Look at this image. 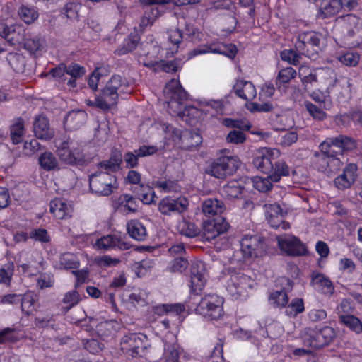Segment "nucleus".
<instances>
[{
    "instance_id": "obj_1",
    "label": "nucleus",
    "mask_w": 362,
    "mask_h": 362,
    "mask_svg": "<svg viewBox=\"0 0 362 362\" xmlns=\"http://www.w3.org/2000/svg\"><path fill=\"white\" fill-rule=\"evenodd\" d=\"M122 162L121 152L115 151L108 160L97 164V171L89 176V187L93 194L107 197L117 189V180L113 173L120 168Z\"/></svg>"
},
{
    "instance_id": "obj_2",
    "label": "nucleus",
    "mask_w": 362,
    "mask_h": 362,
    "mask_svg": "<svg viewBox=\"0 0 362 362\" xmlns=\"http://www.w3.org/2000/svg\"><path fill=\"white\" fill-rule=\"evenodd\" d=\"M163 93L166 99L169 100L168 107L170 108L175 107L177 110L176 112L182 117L185 118L187 122H190L188 117L191 115H194L197 112V109L192 107H185L182 110L181 105L182 103L187 99V93L181 86L180 81L176 79H172L165 86Z\"/></svg>"
},
{
    "instance_id": "obj_3",
    "label": "nucleus",
    "mask_w": 362,
    "mask_h": 362,
    "mask_svg": "<svg viewBox=\"0 0 362 362\" xmlns=\"http://www.w3.org/2000/svg\"><path fill=\"white\" fill-rule=\"evenodd\" d=\"M125 81L120 75H113L96 96L94 104L103 110H110L116 105L119 95L124 91Z\"/></svg>"
},
{
    "instance_id": "obj_4",
    "label": "nucleus",
    "mask_w": 362,
    "mask_h": 362,
    "mask_svg": "<svg viewBox=\"0 0 362 362\" xmlns=\"http://www.w3.org/2000/svg\"><path fill=\"white\" fill-rule=\"evenodd\" d=\"M255 281L240 271L228 270L226 275V288L235 300H244L248 296V289H252Z\"/></svg>"
},
{
    "instance_id": "obj_5",
    "label": "nucleus",
    "mask_w": 362,
    "mask_h": 362,
    "mask_svg": "<svg viewBox=\"0 0 362 362\" xmlns=\"http://www.w3.org/2000/svg\"><path fill=\"white\" fill-rule=\"evenodd\" d=\"M267 245L264 238L259 235H245L240 240V249L235 252L239 261H245L264 255Z\"/></svg>"
},
{
    "instance_id": "obj_6",
    "label": "nucleus",
    "mask_w": 362,
    "mask_h": 362,
    "mask_svg": "<svg viewBox=\"0 0 362 362\" xmlns=\"http://www.w3.org/2000/svg\"><path fill=\"white\" fill-rule=\"evenodd\" d=\"M223 303L224 299L216 294L205 295L197 303L195 312L207 320H217L223 315Z\"/></svg>"
},
{
    "instance_id": "obj_7",
    "label": "nucleus",
    "mask_w": 362,
    "mask_h": 362,
    "mask_svg": "<svg viewBox=\"0 0 362 362\" xmlns=\"http://www.w3.org/2000/svg\"><path fill=\"white\" fill-rule=\"evenodd\" d=\"M240 160L237 156H224L214 160L206 173L218 179L232 175L239 168Z\"/></svg>"
},
{
    "instance_id": "obj_8",
    "label": "nucleus",
    "mask_w": 362,
    "mask_h": 362,
    "mask_svg": "<svg viewBox=\"0 0 362 362\" xmlns=\"http://www.w3.org/2000/svg\"><path fill=\"white\" fill-rule=\"evenodd\" d=\"M350 86L349 80L346 78L336 79L327 86L325 92L315 90L310 93V97L324 109L329 110L332 106L330 94L337 91L341 94L348 93Z\"/></svg>"
},
{
    "instance_id": "obj_9",
    "label": "nucleus",
    "mask_w": 362,
    "mask_h": 362,
    "mask_svg": "<svg viewBox=\"0 0 362 362\" xmlns=\"http://www.w3.org/2000/svg\"><path fill=\"white\" fill-rule=\"evenodd\" d=\"M356 146L354 139L340 134L335 137L327 138L320 144V148L322 152L339 157V156H343L345 151L353 150Z\"/></svg>"
},
{
    "instance_id": "obj_10",
    "label": "nucleus",
    "mask_w": 362,
    "mask_h": 362,
    "mask_svg": "<svg viewBox=\"0 0 362 362\" xmlns=\"http://www.w3.org/2000/svg\"><path fill=\"white\" fill-rule=\"evenodd\" d=\"M289 175V168L285 162L275 163L274 171L266 177L257 176L252 179L253 187L261 192L269 191L273 184L279 182L281 177Z\"/></svg>"
},
{
    "instance_id": "obj_11",
    "label": "nucleus",
    "mask_w": 362,
    "mask_h": 362,
    "mask_svg": "<svg viewBox=\"0 0 362 362\" xmlns=\"http://www.w3.org/2000/svg\"><path fill=\"white\" fill-rule=\"evenodd\" d=\"M278 153V151L275 149L261 148L255 153L252 163L259 171L266 174H271L274 171L275 163L283 162L282 160H276Z\"/></svg>"
},
{
    "instance_id": "obj_12",
    "label": "nucleus",
    "mask_w": 362,
    "mask_h": 362,
    "mask_svg": "<svg viewBox=\"0 0 362 362\" xmlns=\"http://www.w3.org/2000/svg\"><path fill=\"white\" fill-rule=\"evenodd\" d=\"M206 53L218 54L233 59L237 54V48L233 44L211 43L209 45H201L188 53V59L197 55Z\"/></svg>"
},
{
    "instance_id": "obj_13",
    "label": "nucleus",
    "mask_w": 362,
    "mask_h": 362,
    "mask_svg": "<svg viewBox=\"0 0 362 362\" xmlns=\"http://www.w3.org/2000/svg\"><path fill=\"white\" fill-rule=\"evenodd\" d=\"M315 157L316 168L328 176L336 173L344 163L340 157L321 151L320 153H316Z\"/></svg>"
},
{
    "instance_id": "obj_14",
    "label": "nucleus",
    "mask_w": 362,
    "mask_h": 362,
    "mask_svg": "<svg viewBox=\"0 0 362 362\" xmlns=\"http://www.w3.org/2000/svg\"><path fill=\"white\" fill-rule=\"evenodd\" d=\"M146 336L138 333H130L124 335L121 341L122 351L132 357L140 356L146 348L144 340Z\"/></svg>"
},
{
    "instance_id": "obj_15",
    "label": "nucleus",
    "mask_w": 362,
    "mask_h": 362,
    "mask_svg": "<svg viewBox=\"0 0 362 362\" xmlns=\"http://www.w3.org/2000/svg\"><path fill=\"white\" fill-rule=\"evenodd\" d=\"M188 205V200L185 197L173 198L168 196L159 202L158 209L165 216H173L183 213Z\"/></svg>"
},
{
    "instance_id": "obj_16",
    "label": "nucleus",
    "mask_w": 362,
    "mask_h": 362,
    "mask_svg": "<svg viewBox=\"0 0 362 362\" xmlns=\"http://www.w3.org/2000/svg\"><path fill=\"white\" fill-rule=\"evenodd\" d=\"M85 72V69L77 64L72 63L67 66L60 64L58 66L51 69L49 75H51L52 77H59L66 74L69 76L67 86L70 88H74L76 86V79L82 77Z\"/></svg>"
},
{
    "instance_id": "obj_17",
    "label": "nucleus",
    "mask_w": 362,
    "mask_h": 362,
    "mask_svg": "<svg viewBox=\"0 0 362 362\" xmlns=\"http://www.w3.org/2000/svg\"><path fill=\"white\" fill-rule=\"evenodd\" d=\"M346 35L345 40L351 47H357L362 42V21L356 16L349 15L345 18Z\"/></svg>"
},
{
    "instance_id": "obj_18",
    "label": "nucleus",
    "mask_w": 362,
    "mask_h": 362,
    "mask_svg": "<svg viewBox=\"0 0 362 362\" xmlns=\"http://www.w3.org/2000/svg\"><path fill=\"white\" fill-rule=\"evenodd\" d=\"M266 220L271 227L281 228L284 230L289 228L290 225L284 221V216L286 213L281 209L279 204H265L264 205Z\"/></svg>"
},
{
    "instance_id": "obj_19",
    "label": "nucleus",
    "mask_w": 362,
    "mask_h": 362,
    "mask_svg": "<svg viewBox=\"0 0 362 362\" xmlns=\"http://www.w3.org/2000/svg\"><path fill=\"white\" fill-rule=\"evenodd\" d=\"M131 244L122 240L117 234H110L98 238L93 244L95 250L107 251L111 250H126L129 249Z\"/></svg>"
},
{
    "instance_id": "obj_20",
    "label": "nucleus",
    "mask_w": 362,
    "mask_h": 362,
    "mask_svg": "<svg viewBox=\"0 0 362 362\" xmlns=\"http://www.w3.org/2000/svg\"><path fill=\"white\" fill-rule=\"evenodd\" d=\"M277 242L280 249L291 256H301L307 252L305 245L296 236H279Z\"/></svg>"
},
{
    "instance_id": "obj_21",
    "label": "nucleus",
    "mask_w": 362,
    "mask_h": 362,
    "mask_svg": "<svg viewBox=\"0 0 362 362\" xmlns=\"http://www.w3.org/2000/svg\"><path fill=\"white\" fill-rule=\"evenodd\" d=\"M280 284L283 286L281 290L272 292L269 297L271 305L276 308H283L288 303V293L292 290L293 282L288 278L283 277L279 279Z\"/></svg>"
},
{
    "instance_id": "obj_22",
    "label": "nucleus",
    "mask_w": 362,
    "mask_h": 362,
    "mask_svg": "<svg viewBox=\"0 0 362 362\" xmlns=\"http://www.w3.org/2000/svg\"><path fill=\"white\" fill-rule=\"evenodd\" d=\"M158 151V148L156 146L143 145L133 151L125 153L124 156L122 155V157L125 163L126 168H134L139 165V158L152 156Z\"/></svg>"
},
{
    "instance_id": "obj_23",
    "label": "nucleus",
    "mask_w": 362,
    "mask_h": 362,
    "mask_svg": "<svg viewBox=\"0 0 362 362\" xmlns=\"http://www.w3.org/2000/svg\"><path fill=\"white\" fill-rule=\"evenodd\" d=\"M229 224L221 217L214 220L206 221L203 223V237L207 241H211L221 234L226 233Z\"/></svg>"
},
{
    "instance_id": "obj_24",
    "label": "nucleus",
    "mask_w": 362,
    "mask_h": 362,
    "mask_svg": "<svg viewBox=\"0 0 362 362\" xmlns=\"http://www.w3.org/2000/svg\"><path fill=\"white\" fill-rule=\"evenodd\" d=\"M357 166L354 163L348 164L343 170V173L334 179L335 187L341 190L349 188L357 177Z\"/></svg>"
},
{
    "instance_id": "obj_25",
    "label": "nucleus",
    "mask_w": 362,
    "mask_h": 362,
    "mask_svg": "<svg viewBox=\"0 0 362 362\" xmlns=\"http://www.w3.org/2000/svg\"><path fill=\"white\" fill-rule=\"evenodd\" d=\"M206 280L205 264L202 261H197L191 267V286L194 290H202Z\"/></svg>"
},
{
    "instance_id": "obj_26",
    "label": "nucleus",
    "mask_w": 362,
    "mask_h": 362,
    "mask_svg": "<svg viewBox=\"0 0 362 362\" xmlns=\"http://www.w3.org/2000/svg\"><path fill=\"white\" fill-rule=\"evenodd\" d=\"M33 131L37 138L45 141L51 139L54 136V131L49 127L48 119L43 115L35 117L33 123Z\"/></svg>"
},
{
    "instance_id": "obj_27",
    "label": "nucleus",
    "mask_w": 362,
    "mask_h": 362,
    "mask_svg": "<svg viewBox=\"0 0 362 362\" xmlns=\"http://www.w3.org/2000/svg\"><path fill=\"white\" fill-rule=\"evenodd\" d=\"M233 91L239 98L245 100H252L257 95V90L253 83L242 79L236 81L233 86Z\"/></svg>"
},
{
    "instance_id": "obj_28",
    "label": "nucleus",
    "mask_w": 362,
    "mask_h": 362,
    "mask_svg": "<svg viewBox=\"0 0 362 362\" xmlns=\"http://www.w3.org/2000/svg\"><path fill=\"white\" fill-rule=\"evenodd\" d=\"M312 284L317 291L327 296H331L334 292L332 281L322 274L313 273Z\"/></svg>"
},
{
    "instance_id": "obj_29",
    "label": "nucleus",
    "mask_w": 362,
    "mask_h": 362,
    "mask_svg": "<svg viewBox=\"0 0 362 362\" xmlns=\"http://www.w3.org/2000/svg\"><path fill=\"white\" fill-rule=\"evenodd\" d=\"M321 35L315 32H305L298 35L295 43V49L299 53L305 52V45H320Z\"/></svg>"
},
{
    "instance_id": "obj_30",
    "label": "nucleus",
    "mask_w": 362,
    "mask_h": 362,
    "mask_svg": "<svg viewBox=\"0 0 362 362\" xmlns=\"http://www.w3.org/2000/svg\"><path fill=\"white\" fill-rule=\"evenodd\" d=\"M128 235L136 241H144L148 237L146 226L139 220H131L127 224Z\"/></svg>"
},
{
    "instance_id": "obj_31",
    "label": "nucleus",
    "mask_w": 362,
    "mask_h": 362,
    "mask_svg": "<svg viewBox=\"0 0 362 362\" xmlns=\"http://www.w3.org/2000/svg\"><path fill=\"white\" fill-rule=\"evenodd\" d=\"M50 212L58 219L69 217L71 213V206L66 200L55 199L50 203Z\"/></svg>"
},
{
    "instance_id": "obj_32",
    "label": "nucleus",
    "mask_w": 362,
    "mask_h": 362,
    "mask_svg": "<svg viewBox=\"0 0 362 362\" xmlns=\"http://www.w3.org/2000/svg\"><path fill=\"white\" fill-rule=\"evenodd\" d=\"M25 29L21 25H12L8 26L5 40L12 46L21 45L25 41Z\"/></svg>"
},
{
    "instance_id": "obj_33",
    "label": "nucleus",
    "mask_w": 362,
    "mask_h": 362,
    "mask_svg": "<svg viewBox=\"0 0 362 362\" xmlns=\"http://www.w3.org/2000/svg\"><path fill=\"white\" fill-rule=\"evenodd\" d=\"M33 258L28 263L20 264L17 266L18 271L24 276H35L40 272V268L44 269L45 262L43 258L39 257L38 261Z\"/></svg>"
},
{
    "instance_id": "obj_34",
    "label": "nucleus",
    "mask_w": 362,
    "mask_h": 362,
    "mask_svg": "<svg viewBox=\"0 0 362 362\" xmlns=\"http://www.w3.org/2000/svg\"><path fill=\"white\" fill-rule=\"evenodd\" d=\"M87 115L83 110L69 112L64 119V125L71 129H77L83 125Z\"/></svg>"
},
{
    "instance_id": "obj_35",
    "label": "nucleus",
    "mask_w": 362,
    "mask_h": 362,
    "mask_svg": "<svg viewBox=\"0 0 362 362\" xmlns=\"http://www.w3.org/2000/svg\"><path fill=\"white\" fill-rule=\"evenodd\" d=\"M225 209L223 202L217 199L208 198L202 204V211L208 216L222 214Z\"/></svg>"
},
{
    "instance_id": "obj_36",
    "label": "nucleus",
    "mask_w": 362,
    "mask_h": 362,
    "mask_svg": "<svg viewBox=\"0 0 362 362\" xmlns=\"http://www.w3.org/2000/svg\"><path fill=\"white\" fill-rule=\"evenodd\" d=\"M244 187L237 180H230L221 189V194L228 199H239L241 197Z\"/></svg>"
},
{
    "instance_id": "obj_37",
    "label": "nucleus",
    "mask_w": 362,
    "mask_h": 362,
    "mask_svg": "<svg viewBox=\"0 0 362 362\" xmlns=\"http://www.w3.org/2000/svg\"><path fill=\"white\" fill-rule=\"evenodd\" d=\"M140 42V37L134 32L123 41L122 44L116 49L115 53L118 55L127 54L134 50Z\"/></svg>"
},
{
    "instance_id": "obj_38",
    "label": "nucleus",
    "mask_w": 362,
    "mask_h": 362,
    "mask_svg": "<svg viewBox=\"0 0 362 362\" xmlns=\"http://www.w3.org/2000/svg\"><path fill=\"white\" fill-rule=\"evenodd\" d=\"M80 266L78 257L71 252H65L59 257V268L69 270L77 269Z\"/></svg>"
},
{
    "instance_id": "obj_39",
    "label": "nucleus",
    "mask_w": 362,
    "mask_h": 362,
    "mask_svg": "<svg viewBox=\"0 0 362 362\" xmlns=\"http://www.w3.org/2000/svg\"><path fill=\"white\" fill-rule=\"evenodd\" d=\"M301 338L305 346L320 349L317 329L305 328L302 333Z\"/></svg>"
},
{
    "instance_id": "obj_40",
    "label": "nucleus",
    "mask_w": 362,
    "mask_h": 362,
    "mask_svg": "<svg viewBox=\"0 0 362 362\" xmlns=\"http://www.w3.org/2000/svg\"><path fill=\"white\" fill-rule=\"evenodd\" d=\"M142 1L143 0H141V4L146 6V4H143ZM154 4L147 5V8L144 11V16L141 21V27L151 25L157 19V18L160 16V11L157 7L152 6Z\"/></svg>"
},
{
    "instance_id": "obj_41",
    "label": "nucleus",
    "mask_w": 362,
    "mask_h": 362,
    "mask_svg": "<svg viewBox=\"0 0 362 362\" xmlns=\"http://www.w3.org/2000/svg\"><path fill=\"white\" fill-rule=\"evenodd\" d=\"M11 138L14 144L21 143L25 134L24 121L21 118H17L11 126Z\"/></svg>"
},
{
    "instance_id": "obj_42",
    "label": "nucleus",
    "mask_w": 362,
    "mask_h": 362,
    "mask_svg": "<svg viewBox=\"0 0 362 362\" xmlns=\"http://www.w3.org/2000/svg\"><path fill=\"white\" fill-rule=\"evenodd\" d=\"M339 321L351 331L359 334L362 332V323L360 320L352 315H339Z\"/></svg>"
},
{
    "instance_id": "obj_43",
    "label": "nucleus",
    "mask_w": 362,
    "mask_h": 362,
    "mask_svg": "<svg viewBox=\"0 0 362 362\" xmlns=\"http://www.w3.org/2000/svg\"><path fill=\"white\" fill-rule=\"evenodd\" d=\"M177 230L182 235L194 238L199 235V229L192 222L182 220L177 223Z\"/></svg>"
},
{
    "instance_id": "obj_44",
    "label": "nucleus",
    "mask_w": 362,
    "mask_h": 362,
    "mask_svg": "<svg viewBox=\"0 0 362 362\" xmlns=\"http://www.w3.org/2000/svg\"><path fill=\"white\" fill-rule=\"evenodd\" d=\"M341 8L339 0H322L320 5V11L325 17L337 13Z\"/></svg>"
},
{
    "instance_id": "obj_45",
    "label": "nucleus",
    "mask_w": 362,
    "mask_h": 362,
    "mask_svg": "<svg viewBox=\"0 0 362 362\" xmlns=\"http://www.w3.org/2000/svg\"><path fill=\"white\" fill-rule=\"evenodd\" d=\"M137 191L138 198L145 204H151L154 202L156 194L152 187L148 185H140L135 187Z\"/></svg>"
},
{
    "instance_id": "obj_46",
    "label": "nucleus",
    "mask_w": 362,
    "mask_h": 362,
    "mask_svg": "<svg viewBox=\"0 0 362 362\" xmlns=\"http://www.w3.org/2000/svg\"><path fill=\"white\" fill-rule=\"evenodd\" d=\"M119 328V325L116 320H106L97 325V332L101 336L107 337L114 334Z\"/></svg>"
},
{
    "instance_id": "obj_47",
    "label": "nucleus",
    "mask_w": 362,
    "mask_h": 362,
    "mask_svg": "<svg viewBox=\"0 0 362 362\" xmlns=\"http://www.w3.org/2000/svg\"><path fill=\"white\" fill-rule=\"evenodd\" d=\"M41 168L49 171L57 167L58 163L55 156L51 152H44L38 158Z\"/></svg>"
},
{
    "instance_id": "obj_48",
    "label": "nucleus",
    "mask_w": 362,
    "mask_h": 362,
    "mask_svg": "<svg viewBox=\"0 0 362 362\" xmlns=\"http://www.w3.org/2000/svg\"><path fill=\"white\" fill-rule=\"evenodd\" d=\"M304 302L302 298H296L292 299L290 303L285 307V314L290 317H296L304 311Z\"/></svg>"
},
{
    "instance_id": "obj_49",
    "label": "nucleus",
    "mask_w": 362,
    "mask_h": 362,
    "mask_svg": "<svg viewBox=\"0 0 362 362\" xmlns=\"http://www.w3.org/2000/svg\"><path fill=\"white\" fill-rule=\"evenodd\" d=\"M188 260L183 257H175L172 259L166 269L171 273H182L188 267Z\"/></svg>"
},
{
    "instance_id": "obj_50",
    "label": "nucleus",
    "mask_w": 362,
    "mask_h": 362,
    "mask_svg": "<svg viewBox=\"0 0 362 362\" xmlns=\"http://www.w3.org/2000/svg\"><path fill=\"white\" fill-rule=\"evenodd\" d=\"M318 342L320 349L329 344L335 336L333 328L325 326L322 329H317Z\"/></svg>"
},
{
    "instance_id": "obj_51",
    "label": "nucleus",
    "mask_w": 362,
    "mask_h": 362,
    "mask_svg": "<svg viewBox=\"0 0 362 362\" xmlns=\"http://www.w3.org/2000/svg\"><path fill=\"white\" fill-rule=\"evenodd\" d=\"M18 14L21 18L27 24L34 22L39 16L35 8L28 6H22L18 11Z\"/></svg>"
},
{
    "instance_id": "obj_52",
    "label": "nucleus",
    "mask_w": 362,
    "mask_h": 362,
    "mask_svg": "<svg viewBox=\"0 0 362 362\" xmlns=\"http://www.w3.org/2000/svg\"><path fill=\"white\" fill-rule=\"evenodd\" d=\"M8 61L13 69L18 73H23L25 68V58L21 54H10Z\"/></svg>"
},
{
    "instance_id": "obj_53",
    "label": "nucleus",
    "mask_w": 362,
    "mask_h": 362,
    "mask_svg": "<svg viewBox=\"0 0 362 362\" xmlns=\"http://www.w3.org/2000/svg\"><path fill=\"white\" fill-rule=\"evenodd\" d=\"M184 310L185 307L182 304H162L154 307V312L158 315H163L168 313L180 314Z\"/></svg>"
},
{
    "instance_id": "obj_54",
    "label": "nucleus",
    "mask_w": 362,
    "mask_h": 362,
    "mask_svg": "<svg viewBox=\"0 0 362 362\" xmlns=\"http://www.w3.org/2000/svg\"><path fill=\"white\" fill-rule=\"evenodd\" d=\"M200 0H143L144 4H160L165 5L170 3L174 4L177 6L192 5L199 3Z\"/></svg>"
},
{
    "instance_id": "obj_55",
    "label": "nucleus",
    "mask_w": 362,
    "mask_h": 362,
    "mask_svg": "<svg viewBox=\"0 0 362 362\" xmlns=\"http://www.w3.org/2000/svg\"><path fill=\"white\" fill-rule=\"evenodd\" d=\"M305 107L310 116H312L314 119L320 121H322L326 119L327 114L323 110V107H321L320 105L317 106L310 102L305 101Z\"/></svg>"
},
{
    "instance_id": "obj_56",
    "label": "nucleus",
    "mask_w": 362,
    "mask_h": 362,
    "mask_svg": "<svg viewBox=\"0 0 362 362\" xmlns=\"http://www.w3.org/2000/svg\"><path fill=\"white\" fill-rule=\"evenodd\" d=\"M306 71H308V73L301 78V81L303 84L305 86V88H308L317 83V76L315 71L309 70L308 69L304 67L300 68V76H301L303 74H306Z\"/></svg>"
},
{
    "instance_id": "obj_57",
    "label": "nucleus",
    "mask_w": 362,
    "mask_h": 362,
    "mask_svg": "<svg viewBox=\"0 0 362 362\" xmlns=\"http://www.w3.org/2000/svg\"><path fill=\"white\" fill-rule=\"evenodd\" d=\"M44 40L40 36H35L33 38L25 39L23 42L24 48L30 53L34 54L39 51L43 46Z\"/></svg>"
},
{
    "instance_id": "obj_58",
    "label": "nucleus",
    "mask_w": 362,
    "mask_h": 362,
    "mask_svg": "<svg viewBox=\"0 0 362 362\" xmlns=\"http://www.w3.org/2000/svg\"><path fill=\"white\" fill-rule=\"evenodd\" d=\"M281 58L283 61H286L292 65H296L299 63L301 53L297 51L296 49H285L282 51L280 54Z\"/></svg>"
},
{
    "instance_id": "obj_59",
    "label": "nucleus",
    "mask_w": 362,
    "mask_h": 362,
    "mask_svg": "<svg viewBox=\"0 0 362 362\" xmlns=\"http://www.w3.org/2000/svg\"><path fill=\"white\" fill-rule=\"evenodd\" d=\"M14 264L9 263L0 269V284L9 286L13 274Z\"/></svg>"
},
{
    "instance_id": "obj_60",
    "label": "nucleus",
    "mask_w": 362,
    "mask_h": 362,
    "mask_svg": "<svg viewBox=\"0 0 362 362\" xmlns=\"http://www.w3.org/2000/svg\"><path fill=\"white\" fill-rule=\"evenodd\" d=\"M338 59L346 66H355L359 62L360 56L356 52H347L344 54L339 56Z\"/></svg>"
},
{
    "instance_id": "obj_61",
    "label": "nucleus",
    "mask_w": 362,
    "mask_h": 362,
    "mask_svg": "<svg viewBox=\"0 0 362 362\" xmlns=\"http://www.w3.org/2000/svg\"><path fill=\"white\" fill-rule=\"evenodd\" d=\"M164 357L165 362H178L179 354L175 344H164Z\"/></svg>"
},
{
    "instance_id": "obj_62",
    "label": "nucleus",
    "mask_w": 362,
    "mask_h": 362,
    "mask_svg": "<svg viewBox=\"0 0 362 362\" xmlns=\"http://www.w3.org/2000/svg\"><path fill=\"white\" fill-rule=\"evenodd\" d=\"M20 302L21 303V308L23 312H25L27 314L33 312L35 298L32 293H27L23 297L20 296Z\"/></svg>"
},
{
    "instance_id": "obj_63",
    "label": "nucleus",
    "mask_w": 362,
    "mask_h": 362,
    "mask_svg": "<svg viewBox=\"0 0 362 362\" xmlns=\"http://www.w3.org/2000/svg\"><path fill=\"white\" fill-rule=\"evenodd\" d=\"M148 293L145 290L140 288L134 289V291L129 296V300L132 303L138 305H144L146 302Z\"/></svg>"
},
{
    "instance_id": "obj_64",
    "label": "nucleus",
    "mask_w": 362,
    "mask_h": 362,
    "mask_svg": "<svg viewBox=\"0 0 362 362\" xmlns=\"http://www.w3.org/2000/svg\"><path fill=\"white\" fill-rule=\"evenodd\" d=\"M296 71L292 67H286L281 69L277 76V83H287L295 78Z\"/></svg>"
}]
</instances>
